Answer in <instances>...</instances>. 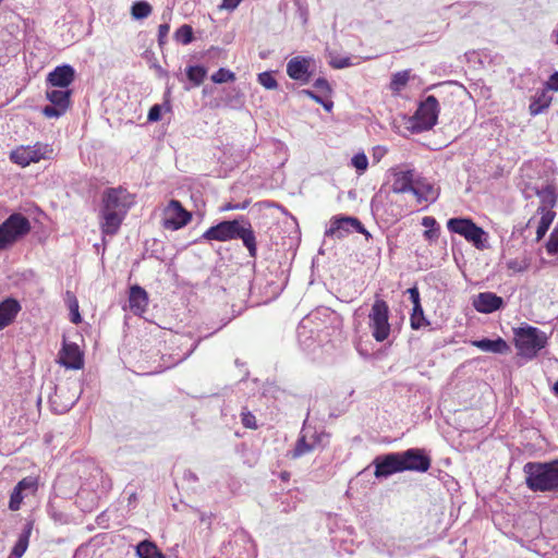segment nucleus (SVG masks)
Returning a JSON list of instances; mask_svg holds the SVG:
<instances>
[{
  "label": "nucleus",
  "mask_w": 558,
  "mask_h": 558,
  "mask_svg": "<svg viewBox=\"0 0 558 558\" xmlns=\"http://www.w3.org/2000/svg\"><path fill=\"white\" fill-rule=\"evenodd\" d=\"M133 203V196L123 187H111L104 192L100 227L105 235H114L119 231Z\"/></svg>",
  "instance_id": "1"
},
{
  "label": "nucleus",
  "mask_w": 558,
  "mask_h": 558,
  "mask_svg": "<svg viewBox=\"0 0 558 558\" xmlns=\"http://www.w3.org/2000/svg\"><path fill=\"white\" fill-rule=\"evenodd\" d=\"M202 239L221 242L241 239L244 246L247 248L250 256H256V238L251 223L244 217H240L234 220L221 221L218 225L210 227L203 233Z\"/></svg>",
  "instance_id": "2"
},
{
  "label": "nucleus",
  "mask_w": 558,
  "mask_h": 558,
  "mask_svg": "<svg viewBox=\"0 0 558 558\" xmlns=\"http://www.w3.org/2000/svg\"><path fill=\"white\" fill-rule=\"evenodd\" d=\"M523 472L525 484L532 492H558V460L527 462Z\"/></svg>",
  "instance_id": "3"
},
{
  "label": "nucleus",
  "mask_w": 558,
  "mask_h": 558,
  "mask_svg": "<svg viewBox=\"0 0 558 558\" xmlns=\"http://www.w3.org/2000/svg\"><path fill=\"white\" fill-rule=\"evenodd\" d=\"M547 336L541 329L525 325L514 329V341L518 354L532 360L547 344Z\"/></svg>",
  "instance_id": "4"
},
{
  "label": "nucleus",
  "mask_w": 558,
  "mask_h": 558,
  "mask_svg": "<svg viewBox=\"0 0 558 558\" xmlns=\"http://www.w3.org/2000/svg\"><path fill=\"white\" fill-rule=\"evenodd\" d=\"M447 228L450 232L462 235L477 250H485L488 247L487 232L469 218H451L447 221Z\"/></svg>",
  "instance_id": "5"
},
{
  "label": "nucleus",
  "mask_w": 558,
  "mask_h": 558,
  "mask_svg": "<svg viewBox=\"0 0 558 558\" xmlns=\"http://www.w3.org/2000/svg\"><path fill=\"white\" fill-rule=\"evenodd\" d=\"M31 230L29 221L21 214H12L0 225V251L15 243Z\"/></svg>",
  "instance_id": "6"
},
{
  "label": "nucleus",
  "mask_w": 558,
  "mask_h": 558,
  "mask_svg": "<svg viewBox=\"0 0 558 558\" xmlns=\"http://www.w3.org/2000/svg\"><path fill=\"white\" fill-rule=\"evenodd\" d=\"M369 328L372 336L377 342H383L388 339L390 335L389 307L386 301L377 299L368 314Z\"/></svg>",
  "instance_id": "7"
},
{
  "label": "nucleus",
  "mask_w": 558,
  "mask_h": 558,
  "mask_svg": "<svg viewBox=\"0 0 558 558\" xmlns=\"http://www.w3.org/2000/svg\"><path fill=\"white\" fill-rule=\"evenodd\" d=\"M53 149L51 145L40 142L34 145L20 146L10 153V160L21 167H27L32 162H38L43 159H51Z\"/></svg>",
  "instance_id": "8"
},
{
  "label": "nucleus",
  "mask_w": 558,
  "mask_h": 558,
  "mask_svg": "<svg viewBox=\"0 0 558 558\" xmlns=\"http://www.w3.org/2000/svg\"><path fill=\"white\" fill-rule=\"evenodd\" d=\"M327 437L328 435L324 432H317L314 427L304 423L300 437L291 452L292 458L298 459L312 452L317 447L323 446V441Z\"/></svg>",
  "instance_id": "9"
},
{
  "label": "nucleus",
  "mask_w": 558,
  "mask_h": 558,
  "mask_svg": "<svg viewBox=\"0 0 558 558\" xmlns=\"http://www.w3.org/2000/svg\"><path fill=\"white\" fill-rule=\"evenodd\" d=\"M438 114L439 104L437 98L433 95L427 96L415 112V128L420 131L430 130L437 123Z\"/></svg>",
  "instance_id": "10"
},
{
  "label": "nucleus",
  "mask_w": 558,
  "mask_h": 558,
  "mask_svg": "<svg viewBox=\"0 0 558 558\" xmlns=\"http://www.w3.org/2000/svg\"><path fill=\"white\" fill-rule=\"evenodd\" d=\"M353 231L364 234L366 238L371 236V233L355 217H335L330 221L329 228L325 231V235L342 239Z\"/></svg>",
  "instance_id": "11"
},
{
  "label": "nucleus",
  "mask_w": 558,
  "mask_h": 558,
  "mask_svg": "<svg viewBox=\"0 0 558 558\" xmlns=\"http://www.w3.org/2000/svg\"><path fill=\"white\" fill-rule=\"evenodd\" d=\"M372 464L375 466L374 475L377 478H386L395 473L404 472V464L399 452L377 456Z\"/></svg>",
  "instance_id": "12"
},
{
  "label": "nucleus",
  "mask_w": 558,
  "mask_h": 558,
  "mask_svg": "<svg viewBox=\"0 0 558 558\" xmlns=\"http://www.w3.org/2000/svg\"><path fill=\"white\" fill-rule=\"evenodd\" d=\"M163 226L169 230H178L189 223L192 216L177 199H171L163 211Z\"/></svg>",
  "instance_id": "13"
},
{
  "label": "nucleus",
  "mask_w": 558,
  "mask_h": 558,
  "mask_svg": "<svg viewBox=\"0 0 558 558\" xmlns=\"http://www.w3.org/2000/svg\"><path fill=\"white\" fill-rule=\"evenodd\" d=\"M404 464V471L426 472L430 468V458L423 449L411 448L399 452Z\"/></svg>",
  "instance_id": "14"
},
{
  "label": "nucleus",
  "mask_w": 558,
  "mask_h": 558,
  "mask_svg": "<svg viewBox=\"0 0 558 558\" xmlns=\"http://www.w3.org/2000/svg\"><path fill=\"white\" fill-rule=\"evenodd\" d=\"M59 363L69 369H81L84 365L83 354L76 343L63 342L59 353Z\"/></svg>",
  "instance_id": "15"
},
{
  "label": "nucleus",
  "mask_w": 558,
  "mask_h": 558,
  "mask_svg": "<svg viewBox=\"0 0 558 558\" xmlns=\"http://www.w3.org/2000/svg\"><path fill=\"white\" fill-rule=\"evenodd\" d=\"M474 308L483 314H490L504 306V299L493 292H481L473 300Z\"/></svg>",
  "instance_id": "16"
},
{
  "label": "nucleus",
  "mask_w": 558,
  "mask_h": 558,
  "mask_svg": "<svg viewBox=\"0 0 558 558\" xmlns=\"http://www.w3.org/2000/svg\"><path fill=\"white\" fill-rule=\"evenodd\" d=\"M75 70L69 64L57 66L47 76V82L52 87L65 88L74 81Z\"/></svg>",
  "instance_id": "17"
},
{
  "label": "nucleus",
  "mask_w": 558,
  "mask_h": 558,
  "mask_svg": "<svg viewBox=\"0 0 558 558\" xmlns=\"http://www.w3.org/2000/svg\"><path fill=\"white\" fill-rule=\"evenodd\" d=\"M531 190L532 193L525 190L524 195L526 198H530L532 194H535L541 201L538 208L553 209L556 206L558 193L554 185L547 184L543 187H532Z\"/></svg>",
  "instance_id": "18"
},
{
  "label": "nucleus",
  "mask_w": 558,
  "mask_h": 558,
  "mask_svg": "<svg viewBox=\"0 0 558 558\" xmlns=\"http://www.w3.org/2000/svg\"><path fill=\"white\" fill-rule=\"evenodd\" d=\"M418 181L415 179V172L412 169L399 171L395 174V180L392 183V192L395 193H405L412 192L417 186Z\"/></svg>",
  "instance_id": "19"
},
{
  "label": "nucleus",
  "mask_w": 558,
  "mask_h": 558,
  "mask_svg": "<svg viewBox=\"0 0 558 558\" xmlns=\"http://www.w3.org/2000/svg\"><path fill=\"white\" fill-rule=\"evenodd\" d=\"M308 66V60L295 57L288 62L287 73L292 80L307 83L311 76Z\"/></svg>",
  "instance_id": "20"
},
{
  "label": "nucleus",
  "mask_w": 558,
  "mask_h": 558,
  "mask_svg": "<svg viewBox=\"0 0 558 558\" xmlns=\"http://www.w3.org/2000/svg\"><path fill=\"white\" fill-rule=\"evenodd\" d=\"M21 308L19 301L13 298H7L0 303V330L13 323Z\"/></svg>",
  "instance_id": "21"
},
{
  "label": "nucleus",
  "mask_w": 558,
  "mask_h": 558,
  "mask_svg": "<svg viewBox=\"0 0 558 558\" xmlns=\"http://www.w3.org/2000/svg\"><path fill=\"white\" fill-rule=\"evenodd\" d=\"M130 310L135 314L140 315L144 313L148 306V294L140 286H133L130 289L129 294Z\"/></svg>",
  "instance_id": "22"
},
{
  "label": "nucleus",
  "mask_w": 558,
  "mask_h": 558,
  "mask_svg": "<svg viewBox=\"0 0 558 558\" xmlns=\"http://www.w3.org/2000/svg\"><path fill=\"white\" fill-rule=\"evenodd\" d=\"M33 529H34V521L27 520L23 526L22 532L19 535V538H17L14 547L12 548V551L8 556V558H21L25 554V551L28 547V544H29V537L32 535Z\"/></svg>",
  "instance_id": "23"
},
{
  "label": "nucleus",
  "mask_w": 558,
  "mask_h": 558,
  "mask_svg": "<svg viewBox=\"0 0 558 558\" xmlns=\"http://www.w3.org/2000/svg\"><path fill=\"white\" fill-rule=\"evenodd\" d=\"M472 345L483 352H492L497 354H506L510 351L509 344L500 337L494 340L487 338L474 340L472 341Z\"/></svg>",
  "instance_id": "24"
},
{
  "label": "nucleus",
  "mask_w": 558,
  "mask_h": 558,
  "mask_svg": "<svg viewBox=\"0 0 558 558\" xmlns=\"http://www.w3.org/2000/svg\"><path fill=\"white\" fill-rule=\"evenodd\" d=\"M71 90L65 88L60 89H47L46 97L52 104L63 109H68L70 105Z\"/></svg>",
  "instance_id": "25"
},
{
  "label": "nucleus",
  "mask_w": 558,
  "mask_h": 558,
  "mask_svg": "<svg viewBox=\"0 0 558 558\" xmlns=\"http://www.w3.org/2000/svg\"><path fill=\"white\" fill-rule=\"evenodd\" d=\"M138 558H166L158 547L150 541H143L136 546Z\"/></svg>",
  "instance_id": "26"
},
{
  "label": "nucleus",
  "mask_w": 558,
  "mask_h": 558,
  "mask_svg": "<svg viewBox=\"0 0 558 558\" xmlns=\"http://www.w3.org/2000/svg\"><path fill=\"white\" fill-rule=\"evenodd\" d=\"M413 194L418 201L425 202H435L438 197V192L433 185L421 183L420 181L415 190H413Z\"/></svg>",
  "instance_id": "27"
},
{
  "label": "nucleus",
  "mask_w": 558,
  "mask_h": 558,
  "mask_svg": "<svg viewBox=\"0 0 558 558\" xmlns=\"http://www.w3.org/2000/svg\"><path fill=\"white\" fill-rule=\"evenodd\" d=\"M409 78L410 71L408 70L395 73L390 82V89L393 93H399L408 84Z\"/></svg>",
  "instance_id": "28"
},
{
  "label": "nucleus",
  "mask_w": 558,
  "mask_h": 558,
  "mask_svg": "<svg viewBox=\"0 0 558 558\" xmlns=\"http://www.w3.org/2000/svg\"><path fill=\"white\" fill-rule=\"evenodd\" d=\"M151 13V5L146 1L135 2L131 8L132 17L135 20L146 19Z\"/></svg>",
  "instance_id": "29"
},
{
  "label": "nucleus",
  "mask_w": 558,
  "mask_h": 558,
  "mask_svg": "<svg viewBox=\"0 0 558 558\" xmlns=\"http://www.w3.org/2000/svg\"><path fill=\"white\" fill-rule=\"evenodd\" d=\"M187 78L196 86L201 85L206 76V70L203 66H189L186 70Z\"/></svg>",
  "instance_id": "30"
},
{
  "label": "nucleus",
  "mask_w": 558,
  "mask_h": 558,
  "mask_svg": "<svg viewBox=\"0 0 558 558\" xmlns=\"http://www.w3.org/2000/svg\"><path fill=\"white\" fill-rule=\"evenodd\" d=\"M174 39L183 45H187L193 40V29L190 25L184 24L174 33Z\"/></svg>",
  "instance_id": "31"
},
{
  "label": "nucleus",
  "mask_w": 558,
  "mask_h": 558,
  "mask_svg": "<svg viewBox=\"0 0 558 558\" xmlns=\"http://www.w3.org/2000/svg\"><path fill=\"white\" fill-rule=\"evenodd\" d=\"M16 487L19 489L23 490V493H26L25 495H27V494H35L37 488H38V482H37L36 477L27 476V477L22 478L16 484Z\"/></svg>",
  "instance_id": "32"
},
{
  "label": "nucleus",
  "mask_w": 558,
  "mask_h": 558,
  "mask_svg": "<svg viewBox=\"0 0 558 558\" xmlns=\"http://www.w3.org/2000/svg\"><path fill=\"white\" fill-rule=\"evenodd\" d=\"M235 80V75L233 72L227 69H219L211 75V81L216 84H222L227 82H233Z\"/></svg>",
  "instance_id": "33"
},
{
  "label": "nucleus",
  "mask_w": 558,
  "mask_h": 558,
  "mask_svg": "<svg viewBox=\"0 0 558 558\" xmlns=\"http://www.w3.org/2000/svg\"><path fill=\"white\" fill-rule=\"evenodd\" d=\"M550 104V98H547L545 95H542L538 99H535L530 105V113L532 116H536L543 112L544 109L548 108Z\"/></svg>",
  "instance_id": "34"
},
{
  "label": "nucleus",
  "mask_w": 558,
  "mask_h": 558,
  "mask_svg": "<svg viewBox=\"0 0 558 558\" xmlns=\"http://www.w3.org/2000/svg\"><path fill=\"white\" fill-rule=\"evenodd\" d=\"M411 327L413 329H420L422 326L426 324V319L424 317V312L422 308V305H418V308L416 306H413V311L411 314Z\"/></svg>",
  "instance_id": "35"
},
{
  "label": "nucleus",
  "mask_w": 558,
  "mask_h": 558,
  "mask_svg": "<svg viewBox=\"0 0 558 558\" xmlns=\"http://www.w3.org/2000/svg\"><path fill=\"white\" fill-rule=\"evenodd\" d=\"M25 496L23 490L15 486L10 495L9 509L12 511L19 510Z\"/></svg>",
  "instance_id": "36"
},
{
  "label": "nucleus",
  "mask_w": 558,
  "mask_h": 558,
  "mask_svg": "<svg viewBox=\"0 0 558 558\" xmlns=\"http://www.w3.org/2000/svg\"><path fill=\"white\" fill-rule=\"evenodd\" d=\"M351 165L362 173L368 167V159L364 153H359L352 157Z\"/></svg>",
  "instance_id": "37"
},
{
  "label": "nucleus",
  "mask_w": 558,
  "mask_h": 558,
  "mask_svg": "<svg viewBox=\"0 0 558 558\" xmlns=\"http://www.w3.org/2000/svg\"><path fill=\"white\" fill-rule=\"evenodd\" d=\"M258 83L266 89H275L278 86L276 78L270 72H263L258 74Z\"/></svg>",
  "instance_id": "38"
},
{
  "label": "nucleus",
  "mask_w": 558,
  "mask_h": 558,
  "mask_svg": "<svg viewBox=\"0 0 558 558\" xmlns=\"http://www.w3.org/2000/svg\"><path fill=\"white\" fill-rule=\"evenodd\" d=\"M69 308H70V319L73 324H78L81 322V315L78 312V303L75 296L71 295L69 300Z\"/></svg>",
  "instance_id": "39"
},
{
  "label": "nucleus",
  "mask_w": 558,
  "mask_h": 558,
  "mask_svg": "<svg viewBox=\"0 0 558 558\" xmlns=\"http://www.w3.org/2000/svg\"><path fill=\"white\" fill-rule=\"evenodd\" d=\"M66 109L57 105H49L43 108V114L47 118H59L65 113Z\"/></svg>",
  "instance_id": "40"
},
{
  "label": "nucleus",
  "mask_w": 558,
  "mask_h": 558,
  "mask_svg": "<svg viewBox=\"0 0 558 558\" xmlns=\"http://www.w3.org/2000/svg\"><path fill=\"white\" fill-rule=\"evenodd\" d=\"M536 214L539 215L538 221L545 223L550 227L553 220L555 219V211L553 209L537 208Z\"/></svg>",
  "instance_id": "41"
},
{
  "label": "nucleus",
  "mask_w": 558,
  "mask_h": 558,
  "mask_svg": "<svg viewBox=\"0 0 558 558\" xmlns=\"http://www.w3.org/2000/svg\"><path fill=\"white\" fill-rule=\"evenodd\" d=\"M546 248L549 254H558V228L550 233Z\"/></svg>",
  "instance_id": "42"
},
{
  "label": "nucleus",
  "mask_w": 558,
  "mask_h": 558,
  "mask_svg": "<svg viewBox=\"0 0 558 558\" xmlns=\"http://www.w3.org/2000/svg\"><path fill=\"white\" fill-rule=\"evenodd\" d=\"M536 222V217H532L529 219L527 221V227H531L533 223ZM549 227L546 226L545 223H542L537 220V223H536V240L539 241L544 238V235L546 234V232L548 231Z\"/></svg>",
  "instance_id": "43"
},
{
  "label": "nucleus",
  "mask_w": 558,
  "mask_h": 558,
  "mask_svg": "<svg viewBox=\"0 0 558 558\" xmlns=\"http://www.w3.org/2000/svg\"><path fill=\"white\" fill-rule=\"evenodd\" d=\"M314 87L317 88L320 93L325 94L326 96L331 93L330 85L327 80L324 77H318L314 82Z\"/></svg>",
  "instance_id": "44"
},
{
  "label": "nucleus",
  "mask_w": 558,
  "mask_h": 558,
  "mask_svg": "<svg viewBox=\"0 0 558 558\" xmlns=\"http://www.w3.org/2000/svg\"><path fill=\"white\" fill-rule=\"evenodd\" d=\"M170 31V25L167 23L160 24L158 28V43L159 46H163L167 41V37Z\"/></svg>",
  "instance_id": "45"
},
{
  "label": "nucleus",
  "mask_w": 558,
  "mask_h": 558,
  "mask_svg": "<svg viewBox=\"0 0 558 558\" xmlns=\"http://www.w3.org/2000/svg\"><path fill=\"white\" fill-rule=\"evenodd\" d=\"M242 424L246 428H256V420L255 416L251 412H242Z\"/></svg>",
  "instance_id": "46"
},
{
  "label": "nucleus",
  "mask_w": 558,
  "mask_h": 558,
  "mask_svg": "<svg viewBox=\"0 0 558 558\" xmlns=\"http://www.w3.org/2000/svg\"><path fill=\"white\" fill-rule=\"evenodd\" d=\"M330 65L333 69H344L352 65V63L350 61V58H332L330 60Z\"/></svg>",
  "instance_id": "47"
},
{
  "label": "nucleus",
  "mask_w": 558,
  "mask_h": 558,
  "mask_svg": "<svg viewBox=\"0 0 558 558\" xmlns=\"http://www.w3.org/2000/svg\"><path fill=\"white\" fill-rule=\"evenodd\" d=\"M160 118H161V107L159 105H154L148 111L147 120L149 122H156V121H159Z\"/></svg>",
  "instance_id": "48"
},
{
  "label": "nucleus",
  "mask_w": 558,
  "mask_h": 558,
  "mask_svg": "<svg viewBox=\"0 0 558 558\" xmlns=\"http://www.w3.org/2000/svg\"><path fill=\"white\" fill-rule=\"evenodd\" d=\"M527 265L525 263L519 262L518 259H511L507 262V268L515 272L524 271Z\"/></svg>",
  "instance_id": "49"
},
{
  "label": "nucleus",
  "mask_w": 558,
  "mask_h": 558,
  "mask_svg": "<svg viewBox=\"0 0 558 558\" xmlns=\"http://www.w3.org/2000/svg\"><path fill=\"white\" fill-rule=\"evenodd\" d=\"M408 293L411 302L413 303V306H416V308H418V305H421L418 289L416 287H412L408 289Z\"/></svg>",
  "instance_id": "50"
},
{
  "label": "nucleus",
  "mask_w": 558,
  "mask_h": 558,
  "mask_svg": "<svg viewBox=\"0 0 558 558\" xmlns=\"http://www.w3.org/2000/svg\"><path fill=\"white\" fill-rule=\"evenodd\" d=\"M547 88L554 92H558V72H555L549 76Z\"/></svg>",
  "instance_id": "51"
},
{
  "label": "nucleus",
  "mask_w": 558,
  "mask_h": 558,
  "mask_svg": "<svg viewBox=\"0 0 558 558\" xmlns=\"http://www.w3.org/2000/svg\"><path fill=\"white\" fill-rule=\"evenodd\" d=\"M422 226L427 229H434L437 226V221L434 217L426 216L422 219Z\"/></svg>",
  "instance_id": "52"
},
{
  "label": "nucleus",
  "mask_w": 558,
  "mask_h": 558,
  "mask_svg": "<svg viewBox=\"0 0 558 558\" xmlns=\"http://www.w3.org/2000/svg\"><path fill=\"white\" fill-rule=\"evenodd\" d=\"M301 94L310 97L311 99H313L317 104L323 102V99H324L320 95H317V94H315L314 92H312L310 89H303V90H301Z\"/></svg>",
  "instance_id": "53"
},
{
  "label": "nucleus",
  "mask_w": 558,
  "mask_h": 558,
  "mask_svg": "<svg viewBox=\"0 0 558 558\" xmlns=\"http://www.w3.org/2000/svg\"><path fill=\"white\" fill-rule=\"evenodd\" d=\"M241 0H222L221 8L228 9V10H234Z\"/></svg>",
  "instance_id": "54"
},
{
  "label": "nucleus",
  "mask_w": 558,
  "mask_h": 558,
  "mask_svg": "<svg viewBox=\"0 0 558 558\" xmlns=\"http://www.w3.org/2000/svg\"><path fill=\"white\" fill-rule=\"evenodd\" d=\"M424 236H425V239H427L429 241L436 240L438 238V229L437 228L427 229L424 232Z\"/></svg>",
  "instance_id": "55"
},
{
  "label": "nucleus",
  "mask_w": 558,
  "mask_h": 558,
  "mask_svg": "<svg viewBox=\"0 0 558 558\" xmlns=\"http://www.w3.org/2000/svg\"><path fill=\"white\" fill-rule=\"evenodd\" d=\"M240 208V204L227 203L221 207V211L233 210Z\"/></svg>",
  "instance_id": "56"
},
{
  "label": "nucleus",
  "mask_w": 558,
  "mask_h": 558,
  "mask_svg": "<svg viewBox=\"0 0 558 558\" xmlns=\"http://www.w3.org/2000/svg\"><path fill=\"white\" fill-rule=\"evenodd\" d=\"M320 105L325 108L326 111L330 112L332 107H333V102L331 100H325L323 99V102H320Z\"/></svg>",
  "instance_id": "57"
},
{
  "label": "nucleus",
  "mask_w": 558,
  "mask_h": 558,
  "mask_svg": "<svg viewBox=\"0 0 558 558\" xmlns=\"http://www.w3.org/2000/svg\"><path fill=\"white\" fill-rule=\"evenodd\" d=\"M248 203L245 202L243 204H240V208L239 209H245L247 207Z\"/></svg>",
  "instance_id": "58"
},
{
  "label": "nucleus",
  "mask_w": 558,
  "mask_h": 558,
  "mask_svg": "<svg viewBox=\"0 0 558 558\" xmlns=\"http://www.w3.org/2000/svg\"><path fill=\"white\" fill-rule=\"evenodd\" d=\"M554 391L558 395V380L554 385Z\"/></svg>",
  "instance_id": "59"
}]
</instances>
